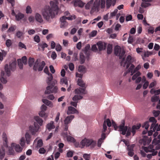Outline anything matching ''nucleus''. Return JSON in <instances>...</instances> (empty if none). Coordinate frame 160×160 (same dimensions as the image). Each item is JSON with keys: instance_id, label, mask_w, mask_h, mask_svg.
Masks as SVG:
<instances>
[{"instance_id": "nucleus-16", "label": "nucleus", "mask_w": 160, "mask_h": 160, "mask_svg": "<svg viewBox=\"0 0 160 160\" xmlns=\"http://www.w3.org/2000/svg\"><path fill=\"white\" fill-rule=\"evenodd\" d=\"M11 147L12 148L14 147L15 151L18 152H20L22 150V148L19 144H16L14 143H12L11 144Z\"/></svg>"}, {"instance_id": "nucleus-21", "label": "nucleus", "mask_w": 160, "mask_h": 160, "mask_svg": "<svg viewBox=\"0 0 160 160\" xmlns=\"http://www.w3.org/2000/svg\"><path fill=\"white\" fill-rule=\"evenodd\" d=\"M24 16V15L21 12H18L15 16V18L17 21H19L23 18Z\"/></svg>"}, {"instance_id": "nucleus-55", "label": "nucleus", "mask_w": 160, "mask_h": 160, "mask_svg": "<svg viewBox=\"0 0 160 160\" xmlns=\"http://www.w3.org/2000/svg\"><path fill=\"white\" fill-rule=\"evenodd\" d=\"M160 113L159 111L153 110V113L155 117H158Z\"/></svg>"}, {"instance_id": "nucleus-59", "label": "nucleus", "mask_w": 160, "mask_h": 160, "mask_svg": "<svg viewBox=\"0 0 160 160\" xmlns=\"http://www.w3.org/2000/svg\"><path fill=\"white\" fill-rule=\"evenodd\" d=\"M18 46L19 48H24L25 49H26V46L21 42H19Z\"/></svg>"}, {"instance_id": "nucleus-57", "label": "nucleus", "mask_w": 160, "mask_h": 160, "mask_svg": "<svg viewBox=\"0 0 160 160\" xmlns=\"http://www.w3.org/2000/svg\"><path fill=\"white\" fill-rule=\"evenodd\" d=\"M134 41V40L132 36L129 35L128 39V42L129 43H131Z\"/></svg>"}, {"instance_id": "nucleus-44", "label": "nucleus", "mask_w": 160, "mask_h": 160, "mask_svg": "<svg viewBox=\"0 0 160 160\" xmlns=\"http://www.w3.org/2000/svg\"><path fill=\"white\" fill-rule=\"evenodd\" d=\"M134 144L128 145L127 146V150L129 151H133V148L134 147Z\"/></svg>"}, {"instance_id": "nucleus-3", "label": "nucleus", "mask_w": 160, "mask_h": 160, "mask_svg": "<svg viewBox=\"0 0 160 160\" xmlns=\"http://www.w3.org/2000/svg\"><path fill=\"white\" fill-rule=\"evenodd\" d=\"M105 4V0H95L94 2L93 0H91L86 4L85 8L87 9L91 8L90 13L92 14L96 11H99L100 5L101 8H104Z\"/></svg>"}, {"instance_id": "nucleus-33", "label": "nucleus", "mask_w": 160, "mask_h": 160, "mask_svg": "<svg viewBox=\"0 0 160 160\" xmlns=\"http://www.w3.org/2000/svg\"><path fill=\"white\" fill-rule=\"evenodd\" d=\"M141 68V66L139 64L137 67L134 69L133 71L132 72V73L131 74V75H132L134 73L137 72V71L139 70Z\"/></svg>"}, {"instance_id": "nucleus-12", "label": "nucleus", "mask_w": 160, "mask_h": 160, "mask_svg": "<svg viewBox=\"0 0 160 160\" xmlns=\"http://www.w3.org/2000/svg\"><path fill=\"white\" fill-rule=\"evenodd\" d=\"M97 45L99 51L105 49L107 46V44L102 41H99L97 42Z\"/></svg>"}, {"instance_id": "nucleus-45", "label": "nucleus", "mask_w": 160, "mask_h": 160, "mask_svg": "<svg viewBox=\"0 0 160 160\" xmlns=\"http://www.w3.org/2000/svg\"><path fill=\"white\" fill-rule=\"evenodd\" d=\"M150 5L151 4L149 3L143 2L142 3L141 6L142 7L146 8Z\"/></svg>"}, {"instance_id": "nucleus-40", "label": "nucleus", "mask_w": 160, "mask_h": 160, "mask_svg": "<svg viewBox=\"0 0 160 160\" xmlns=\"http://www.w3.org/2000/svg\"><path fill=\"white\" fill-rule=\"evenodd\" d=\"M34 59L33 58H30L28 60V64L30 67L32 66L34 62Z\"/></svg>"}, {"instance_id": "nucleus-58", "label": "nucleus", "mask_w": 160, "mask_h": 160, "mask_svg": "<svg viewBox=\"0 0 160 160\" xmlns=\"http://www.w3.org/2000/svg\"><path fill=\"white\" fill-rule=\"evenodd\" d=\"M6 44L7 47H9L12 44L11 40L10 39H8L6 42Z\"/></svg>"}, {"instance_id": "nucleus-13", "label": "nucleus", "mask_w": 160, "mask_h": 160, "mask_svg": "<svg viewBox=\"0 0 160 160\" xmlns=\"http://www.w3.org/2000/svg\"><path fill=\"white\" fill-rule=\"evenodd\" d=\"M78 111L75 108L72 106L68 107V110L67 111V114L68 115L73 114L75 113H78Z\"/></svg>"}, {"instance_id": "nucleus-43", "label": "nucleus", "mask_w": 160, "mask_h": 160, "mask_svg": "<svg viewBox=\"0 0 160 160\" xmlns=\"http://www.w3.org/2000/svg\"><path fill=\"white\" fill-rule=\"evenodd\" d=\"M67 140L68 141H70L73 142H75L76 141L75 140L73 137L70 136H67Z\"/></svg>"}, {"instance_id": "nucleus-10", "label": "nucleus", "mask_w": 160, "mask_h": 160, "mask_svg": "<svg viewBox=\"0 0 160 160\" xmlns=\"http://www.w3.org/2000/svg\"><path fill=\"white\" fill-rule=\"evenodd\" d=\"M18 65L20 69H22L23 67V63L25 65L27 64V58L26 56L23 57L21 59H19L17 60Z\"/></svg>"}, {"instance_id": "nucleus-32", "label": "nucleus", "mask_w": 160, "mask_h": 160, "mask_svg": "<svg viewBox=\"0 0 160 160\" xmlns=\"http://www.w3.org/2000/svg\"><path fill=\"white\" fill-rule=\"evenodd\" d=\"M112 46L111 44H109L108 45L107 48V53L109 54L111 53L112 51Z\"/></svg>"}, {"instance_id": "nucleus-24", "label": "nucleus", "mask_w": 160, "mask_h": 160, "mask_svg": "<svg viewBox=\"0 0 160 160\" xmlns=\"http://www.w3.org/2000/svg\"><path fill=\"white\" fill-rule=\"evenodd\" d=\"M55 127V126L54 125V122L52 121H51L47 126V128L49 130H51L52 129L54 128Z\"/></svg>"}, {"instance_id": "nucleus-64", "label": "nucleus", "mask_w": 160, "mask_h": 160, "mask_svg": "<svg viewBox=\"0 0 160 160\" xmlns=\"http://www.w3.org/2000/svg\"><path fill=\"white\" fill-rule=\"evenodd\" d=\"M83 157L85 159V160H89L90 156L88 154H84L83 155Z\"/></svg>"}, {"instance_id": "nucleus-23", "label": "nucleus", "mask_w": 160, "mask_h": 160, "mask_svg": "<svg viewBox=\"0 0 160 160\" xmlns=\"http://www.w3.org/2000/svg\"><path fill=\"white\" fill-rule=\"evenodd\" d=\"M5 154V149L3 147H2L0 148V159L2 160L4 158Z\"/></svg>"}, {"instance_id": "nucleus-26", "label": "nucleus", "mask_w": 160, "mask_h": 160, "mask_svg": "<svg viewBox=\"0 0 160 160\" xmlns=\"http://www.w3.org/2000/svg\"><path fill=\"white\" fill-rule=\"evenodd\" d=\"M35 120L38 122L40 126H42L43 121L42 119L41 118L38 116H36L34 118Z\"/></svg>"}, {"instance_id": "nucleus-42", "label": "nucleus", "mask_w": 160, "mask_h": 160, "mask_svg": "<svg viewBox=\"0 0 160 160\" xmlns=\"http://www.w3.org/2000/svg\"><path fill=\"white\" fill-rule=\"evenodd\" d=\"M160 142V139H159L158 137L155 138L152 141V143L155 145H156Z\"/></svg>"}, {"instance_id": "nucleus-34", "label": "nucleus", "mask_w": 160, "mask_h": 160, "mask_svg": "<svg viewBox=\"0 0 160 160\" xmlns=\"http://www.w3.org/2000/svg\"><path fill=\"white\" fill-rule=\"evenodd\" d=\"M42 102L46 104L47 105L51 107L52 106V104L51 102L48 101L46 99H42Z\"/></svg>"}, {"instance_id": "nucleus-29", "label": "nucleus", "mask_w": 160, "mask_h": 160, "mask_svg": "<svg viewBox=\"0 0 160 160\" xmlns=\"http://www.w3.org/2000/svg\"><path fill=\"white\" fill-rule=\"evenodd\" d=\"M85 60V57L82 53H81L80 56V62L81 64L83 63Z\"/></svg>"}, {"instance_id": "nucleus-61", "label": "nucleus", "mask_w": 160, "mask_h": 160, "mask_svg": "<svg viewBox=\"0 0 160 160\" xmlns=\"http://www.w3.org/2000/svg\"><path fill=\"white\" fill-rule=\"evenodd\" d=\"M57 56V55L55 52L54 51L52 52L51 55V57L52 59L53 60L55 59L56 58Z\"/></svg>"}, {"instance_id": "nucleus-6", "label": "nucleus", "mask_w": 160, "mask_h": 160, "mask_svg": "<svg viewBox=\"0 0 160 160\" xmlns=\"http://www.w3.org/2000/svg\"><path fill=\"white\" fill-rule=\"evenodd\" d=\"M78 84L82 88H79L75 89V93L78 94H87V91L85 90V84L81 78H78Z\"/></svg>"}, {"instance_id": "nucleus-36", "label": "nucleus", "mask_w": 160, "mask_h": 160, "mask_svg": "<svg viewBox=\"0 0 160 160\" xmlns=\"http://www.w3.org/2000/svg\"><path fill=\"white\" fill-rule=\"evenodd\" d=\"M43 145V142L42 139L39 140L37 143V146L36 148H39L41 147Z\"/></svg>"}, {"instance_id": "nucleus-60", "label": "nucleus", "mask_w": 160, "mask_h": 160, "mask_svg": "<svg viewBox=\"0 0 160 160\" xmlns=\"http://www.w3.org/2000/svg\"><path fill=\"white\" fill-rule=\"evenodd\" d=\"M22 35V32L20 31H18L16 34V36L18 38H20Z\"/></svg>"}, {"instance_id": "nucleus-63", "label": "nucleus", "mask_w": 160, "mask_h": 160, "mask_svg": "<svg viewBox=\"0 0 160 160\" xmlns=\"http://www.w3.org/2000/svg\"><path fill=\"white\" fill-rule=\"evenodd\" d=\"M68 25L67 22H61L60 27L61 28H64Z\"/></svg>"}, {"instance_id": "nucleus-28", "label": "nucleus", "mask_w": 160, "mask_h": 160, "mask_svg": "<svg viewBox=\"0 0 160 160\" xmlns=\"http://www.w3.org/2000/svg\"><path fill=\"white\" fill-rule=\"evenodd\" d=\"M38 49L39 50L40 49V48H41L43 50H44L45 48L48 47V45L45 43H40L38 45Z\"/></svg>"}, {"instance_id": "nucleus-9", "label": "nucleus", "mask_w": 160, "mask_h": 160, "mask_svg": "<svg viewBox=\"0 0 160 160\" xmlns=\"http://www.w3.org/2000/svg\"><path fill=\"white\" fill-rule=\"evenodd\" d=\"M39 61L38 59H37L35 62L33 66V69L35 71L37 70L39 71H40L43 70L44 67L45 66L46 64L44 61H42L41 63H39Z\"/></svg>"}, {"instance_id": "nucleus-25", "label": "nucleus", "mask_w": 160, "mask_h": 160, "mask_svg": "<svg viewBox=\"0 0 160 160\" xmlns=\"http://www.w3.org/2000/svg\"><path fill=\"white\" fill-rule=\"evenodd\" d=\"M35 18L37 21L40 23H41L43 21L41 16L38 13L36 14Z\"/></svg>"}, {"instance_id": "nucleus-37", "label": "nucleus", "mask_w": 160, "mask_h": 160, "mask_svg": "<svg viewBox=\"0 0 160 160\" xmlns=\"http://www.w3.org/2000/svg\"><path fill=\"white\" fill-rule=\"evenodd\" d=\"M159 99V97L158 96L154 95L152 97L151 101L152 102H156L158 101Z\"/></svg>"}, {"instance_id": "nucleus-8", "label": "nucleus", "mask_w": 160, "mask_h": 160, "mask_svg": "<svg viewBox=\"0 0 160 160\" xmlns=\"http://www.w3.org/2000/svg\"><path fill=\"white\" fill-rule=\"evenodd\" d=\"M134 61V58L129 55L127 57L126 61L124 62L122 60L121 63V65L124 67L126 66V68L128 69Z\"/></svg>"}, {"instance_id": "nucleus-51", "label": "nucleus", "mask_w": 160, "mask_h": 160, "mask_svg": "<svg viewBox=\"0 0 160 160\" xmlns=\"http://www.w3.org/2000/svg\"><path fill=\"white\" fill-rule=\"evenodd\" d=\"M136 126L135 125H133L132 126V128H131V132L132 133L133 136H134L136 133Z\"/></svg>"}, {"instance_id": "nucleus-14", "label": "nucleus", "mask_w": 160, "mask_h": 160, "mask_svg": "<svg viewBox=\"0 0 160 160\" xmlns=\"http://www.w3.org/2000/svg\"><path fill=\"white\" fill-rule=\"evenodd\" d=\"M76 17L75 15L71 16L69 17H66L65 16H63L60 18L61 22H67L66 20V19L68 20H72L73 19H75Z\"/></svg>"}, {"instance_id": "nucleus-27", "label": "nucleus", "mask_w": 160, "mask_h": 160, "mask_svg": "<svg viewBox=\"0 0 160 160\" xmlns=\"http://www.w3.org/2000/svg\"><path fill=\"white\" fill-rule=\"evenodd\" d=\"M25 136L27 144H30L31 138V135L28 133L26 132Z\"/></svg>"}, {"instance_id": "nucleus-18", "label": "nucleus", "mask_w": 160, "mask_h": 160, "mask_svg": "<svg viewBox=\"0 0 160 160\" xmlns=\"http://www.w3.org/2000/svg\"><path fill=\"white\" fill-rule=\"evenodd\" d=\"M84 4V3L80 0H76L74 2V5L75 7L78 6L80 7H83Z\"/></svg>"}, {"instance_id": "nucleus-62", "label": "nucleus", "mask_w": 160, "mask_h": 160, "mask_svg": "<svg viewBox=\"0 0 160 160\" xmlns=\"http://www.w3.org/2000/svg\"><path fill=\"white\" fill-rule=\"evenodd\" d=\"M69 68L70 70L72 71L74 70V67L73 64L72 63H70L68 65Z\"/></svg>"}, {"instance_id": "nucleus-19", "label": "nucleus", "mask_w": 160, "mask_h": 160, "mask_svg": "<svg viewBox=\"0 0 160 160\" xmlns=\"http://www.w3.org/2000/svg\"><path fill=\"white\" fill-rule=\"evenodd\" d=\"M2 138L3 141H4V142H3V147H4L5 148H7L8 147L7 142L8 140L7 138L6 134L4 133H3L2 134Z\"/></svg>"}, {"instance_id": "nucleus-15", "label": "nucleus", "mask_w": 160, "mask_h": 160, "mask_svg": "<svg viewBox=\"0 0 160 160\" xmlns=\"http://www.w3.org/2000/svg\"><path fill=\"white\" fill-rule=\"evenodd\" d=\"M74 118V116L72 115H70L67 116L64 120V124H68L70 123Z\"/></svg>"}, {"instance_id": "nucleus-17", "label": "nucleus", "mask_w": 160, "mask_h": 160, "mask_svg": "<svg viewBox=\"0 0 160 160\" xmlns=\"http://www.w3.org/2000/svg\"><path fill=\"white\" fill-rule=\"evenodd\" d=\"M116 0H106V7L107 8H109L111 5L114 6L116 4Z\"/></svg>"}, {"instance_id": "nucleus-11", "label": "nucleus", "mask_w": 160, "mask_h": 160, "mask_svg": "<svg viewBox=\"0 0 160 160\" xmlns=\"http://www.w3.org/2000/svg\"><path fill=\"white\" fill-rule=\"evenodd\" d=\"M29 130L33 135H34L37 132L39 128V126L35 122L34 123V126H30L29 127Z\"/></svg>"}, {"instance_id": "nucleus-46", "label": "nucleus", "mask_w": 160, "mask_h": 160, "mask_svg": "<svg viewBox=\"0 0 160 160\" xmlns=\"http://www.w3.org/2000/svg\"><path fill=\"white\" fill-rule=\"evenodd\" d=\"M25 143V138L24 137L22 138L20 141V144L22 147L24 146Z\"/></svg>"}, {"instance_id": "nucleus-7", "label": "nucleus", "mask_w": 160, "mask_h": 160, "mask_svg": "<svg viewBox=\"0 0 160 160\" xmlns=\"http://www.w3.org/2000/svg\"><path fill=\"white\" fill-rule=\"evenodd\" d=\"M16 62L13 61L9 65V68H8V64H6L5 66V71L8 76L10 75L11 72L10 69L12 71H14L15 69Z\"/></svg>"}, {"instance_id": "nucleus-35", "label": "nucleus", "mask_w": 160, "mask_h": 160, "mask_svg": "<svg viewBox=\"0 0 160 160\" xmlns=\"http://www.w3.org/2000/svg\"><path fill=\"white\" fill-rule=\"evenodd\" d=\"M83 97L80 95H75L72 98V99L73 101H78L79 100L82 99Z\"/></svg>"}, {"instance_id": "nucleus-1", "label": "nucleus", "mask_w": 160, "mask_h": 160, "mask_svg": "<svg viewBox=\"0 0 160 160\" xmlns=\"http://www.w3.org/2000/svg\"><path fill=\"white\" fill-rule=\"evenodd\" d=\"M57 2V1L55 2L50 1V3L51 8L49 6H46L42 10V15L46 20L48 21L50 17L53 18L55 15L58 14V8Z\"/></svg>"}, {"instance_id": "nucleus-47", "label": "nucleus", "mask_w": 160, "mask_h": 160, "mask_svg": "<svg viewBox=\"0 0 160 160\" xmlns=\"http://www.w3.org/2000/svg\"><path fill=\"white\" fill-rule=\"evenodd\" d=\"M144 150L147 152L154 151V149L151 148H148V147H145L144 148Z\"/></svg>"}, {"instance_id": "nucleus-30", "label": "nucleus", "mask_w": 160, "mask_h": 160, "mask_svg": "<svg viewBox=\"0 0 160 160\" xmlns=\"http://www.w3.org/2000/svg\"><path fill=\"white\" fill-rule=\"evenodd\" d=\"M78 71L79 72L84 73L86 72V68L83 65H80L78 67Z\"/></svg>"}, {"instance_id": "nucleus-22", "label": "nucleus", "mask_w": 160, "mask_h": 160, "mask_svg": "<svg viewBox=\"0 0 160 160\" xmlns=\"http://www.w3.org/2000/svg\"><path fill=\"white\" fill-rule=\"evenodd\" d=\"M4 71H2L1 72V77H0V81L2 83L5 84L7 83V80L4 77Z\"/></svg>"}, {"instance_id": "nucleus-20", "label": "nucleus", "mask_w": 160, "mask_h": 160, "mask_svg": "<svg viewBox=\"0 0 160 160\" xmlns=\"http://www.w3.org/2000/svg\"><path fill=\"white\" fill-rule=\"evenodd\" d=\"M121 51V49L119 46H117L115 47L114 49V53L117 56L120 55Z\"/></svg>"}, {"instance_id": "nucleus-4", "label": "nucleus", "mask_w": 160, "mask_h": 160, "mask_svg": "<svg viewBox=\"0 0 160 160\" xmlns=\"http://www.w3.org/2000/svg\"><path fill=\"white\" fill-rule=\"evenodd\" d=\"M112 126L114 127L115 130H118L121 132V133L124 135L126 134V137H128L131 134V128L130 127L128 128L127 126H125V122L124 120H122V124L119 126H117V124L114 121L112 120Z\"/></svg>"}, {"instance_id": "nucleus-31", "label": "nucleus", "mask_w": 160, "mask_h": 160, "mask_svg": "<svg viewBox=\"0 0 160 160\" xmlns=\"http://www.w3.org/2000/svg\"><path fill=\"white\" fill-rule=\"evenodd\" d=\"M60 83L61 84H65L67 85V87L68 85V81L67 79L66 78H62L61 79Z\"/></svg>"}, {"instance_id": "nucleus-38", "label": "nucleus", "mask_w": 160, "mask_h": 160, "mask_svg": "<svg viewBox=\"0 0 160 160\" xmlns=\"http://www.w3.org/2000/svg\"><path fill=\"white\" fill-rule=\"evenodd\" d=\"M141 74V73L139 72L138 71L132 77V79L134 80L136 79Z\"/></svg>"}, {"instance_id": "nucleus-41", "label": "nucleus", "mask_w": 160, "mask_h": 160, "mask_svg": "<svg viewBox=\"0 0 160 160\" xmlns=\"http://www.w3.org/2000/svg\"><path fill=\"white\" fill-rule=\"evenodd\" d=\"M149 122L147 121L145 122L142 125V127L144 128L146 130H147L149 126Z\"/></svg>"}, {"instance_id": "nucleus-56", "label": "nucleus", "mask_w": 160, "mask_h": 160, "mask_svg": "<svg viewBox=\"0 0 160 160\" xmlns=\"http://www.w3.org/2000/svg\"><path fill=\"white\" fill-rule=\"evenodd\" d=\"M91 50L92 51L94 52H96L98 51V48L96 45L94 44L92 46Z\"/></svg>"}, {"instance_id": "nucleus-48", "label": "nucleus", "mask_w": 160, "mask_h": 160, "mask_svg": "<svg viewBox=\"0 0 160 160\" xmlns=\"http://www.w3.org/2000/svg\"><path fill=\"white\" fill-rule=\"evenodd\" d=\"M134 65L133 64H131V66L128 70V73L131 72V73H132V72L134 70L133 69H134Z\"/></svg>"}, {"instance_id": "nucleus-2", "label": "nucleus", "mask_w": 160, "mask_h": 160, "mask_svg": "<svg viewBox=\"0 0 160 160\" xmlns=\"http://www.w3.org/2000/svg\"><path fill=\"white\" fill-rule=\"evenodd\" d=\"M45 73L48 74L47 83L48 86L46 88V89L45 92V94H48L51 93H56L58 92V88L56 86H54L57 83V81L54 80H53V77L52 74L49 72L48 68L46 67L44 70Z\"/></svg>"}, {"instance_id": "nucleus-54", "label": "nucleus", "mask_w": 160, "mask_h": 160, "mask_svg": "<svg viewBox=\"0 0 160 160\" xmlns=\"http://www.w3.org/2000/svg\"><path fill=\"white\" fill-rule=\"evenodd\" d=\"M73 152L71 151H68L67 154V156L68 157H72L73 155Z\"/></svg>"}, {"instance_id": "nucleus-53", "label": "nucleus", "mask_w": 160, "mask_h": 160, "mask_svg": "<svg viewBox=\"0 0 160 160\" xmlns=\"http://www.w3.org/2000/svg\"><path fill=\"white\" fill-rule=\"evenodd\" d=\"M34 40L35 42L38 43L40 41L39 37L38 35L35 36L34 37Z\"/></svg>"}, {"instance_id": "nucleus-52", "label": "nucleus", "mask_w": 160, "mask_h": 160, "mask_svg": "<svg viewBox=\"0 0 160 160\" xmlns=\"http://www.w3.org/2000/svg\"><path fill=\"white\" fill-rule=\"evenodd\" d=\"M156 130L157 131H160V124L158 125L157 124L155 128H153V132H155Z\"/></svg>"}, {"instance_id": "nucleus-5", "label": "nucleus", "mask_w": 160, "mask_h": 160, "mask_svg": "<svg viewBox=\"0 0 160 160\" xmlns=\"http://www.w3.org/2000/svg\"><path fill=\"white\" fill-rule=\"evenodd\" d=\"M97 142L92 139H89L86 138L82 139L80 142V145L82 146L81 148L85 146L90 147L91 148H93L96 145Z\"/></svg>"}, {"instance_id": "nucleus-39", "label": "nucleus", "mask_w": 160, "mask_h": 160, "mask_svg": "<svg viewBox=\"0 0 160 160\" xmlns=\"http://www.w3.org/2000/svg\"><path fill=\"white\" fill-rule=\"evenodd\" d=\"M2 52H0V60L1 61L3 60V57H5L6 54V53L4 51H2Z\"/></svg>"}, {"instance_id": "nucleus-50", "label": "nucleus", "mask_w": 160, "mask_h": 160, "mask_svg": "<svg viewBox=\"0 0 160 160\" xmlns=\"http://www.w3.org/2000/svg\"><path fill=\"white\" fill-rule=\"evenodd\" d=\"M32 10L31 7L29 6H28L26 8V12L27 13H32Z\"/></svg>"}, {"instance_id": "nucleus-49", "label": "nucleus", "mask_w": 160, "mask_h": 160, "mask_svg": "<svg viewBox=\"0 0 160 160\" xmlns=\"http://www.w3.org/2000/svg\"><path fill=\"white\" fill-rule=\"evenodd\" d=\"M16 29V27L15 26H12L10 27L8 30V32H13Z\"/></svg>"}]
</instances>
